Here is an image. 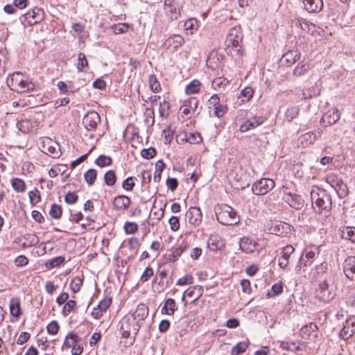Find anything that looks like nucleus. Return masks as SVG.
Instances as JSON below:
<instances>
[{
    "instance_id": "nucleus-64",
    "label": "nucleus",
    "mask_w": 355,
    "mask_h": 355,
    "mask_svg": "<svg viewBox=\"0 0 355 355\" xmlns=\"http://www.w3.org/2000/svg\"><path fill=\"white\" fill-rule=\"evenodd\" d=\"M168 223L172 231L176 232L180 229V220L177 216H171L169 218Z\"/></svg>"
},
{
    "instance_id": "nucleus-8",
    "label": "nucleus",
    "mask_w": 355,
    "mask_h": 355,
    "mask_svg": "<svg viewBox=\"0 0 355 355\" xmlns=\"http://www.w3.org/2000/svg\"><path fill=\"white\" fill-rule=\"evenodd\" d=\"M279 193L282 195V199L289 205L290 207L300 209L303 207L304 200L302 198L296 194H293L288 191V187L283 186Z\"/></svg>"
},
{
    "instance_id": "nucleus-52",
    "label": "nucleus",
    "mask_w": 355,
    "mask_h": 355,
    "mask_svg": "<svg viewBox=\"0 0 355 355\" xmlns=\"http://www.w3.org/2000/svg\"><path fill=\"white\" fill-rule=\"evenodd\" d=\"M76 306V302L73 300H68L64 305L62 313L64 316H67Z\"/></svg>"
},
{
    "instance_id": "nucleus-21",
    "label": "nucleus",
    "mask_w": 355,
    "mask_h": 355,
    "mask_svg": "<svg viewBox=\"0 0 355 355\" xmlns=\"http://www.w3.org/2000/svg\"><path fill=\"white\" fill-rule=\"evenodd\" d=\"M242 41V33L239 28H233L230 30L227 37V42L229 44L237 47Z\"/></svg>"
},
{
    "instance_id": "nucleus-43",
    "label": "nucleus",
    "mask_w": 355,
    "mask_h": 355,
    "mask_svg": "<svg viewBox=\"0 0 355 355\" xmlns=\"http://www.w3.org/2000/svg\"><path fill=\"white\" fill-rule=\"evenodd\" d=\"M309 69V64L304 62H300L293 70V74L300 76L304 74Z\"/></svg>"
},
{
    "instance_id": "nucleus-34",
    "label": "nucleus",
    "mask_w": 355,
    "mask_h": 355,
    "mask_svg": "<svg viewBox=\"0 0 355 355\" xmlns=\"http://www.w3.org/2000/svg\"><path fill=\"white\" fill-rule=\"evenodd\" d=\"M11 185L15 191L17 192H24L26 191V183L25 182L18 178H14L11 180Z\"/></svg>"
},
{
    "instance_id": "nucleus-31",
    "label": "nucleus",
    "mask_w": 355,
    "mask_h": 355,
    "mask_svg": "<svg viewBox=\"0 0 355 355\" xmlns=\"http://www.w3.org/2000/svg\"><path fill=\"white\" fill-rule=\"evenodd\" d=\"M229 84V80L223 77H218L212 80L211 86L215 90H225L226 86Z\"/></svg>"
},
{
    "instance_id": "nucleus-58",
    "label": "nucleus",
    "mask_w": 355,
    "mask_h": 355,
    "mask_svg": "<svg viewBox=\"0 0 355 355\" xmlns=\"http://www.w3.org/2000/svg\"><path fill=\"white\" fill-rule=\"evenodd\" d=\"M343 237L355 243V227H347L345 230L343 231Z\"/></svg>"
},
{
    "instance_id": "nucleus-38",
    "label": "nucleus",
    "mask_w": 355,
    "mask_h": 355,
    "mask_svg": "<svg viewBox=\"0 0 355 355\" xmlns=\"http://www.w3.org/2000/svg\"><path fill=\"white\" fill-rule=\"evenodd\" d=\"M10 314L16 318H18L20 314V304L18 299H12L10 303Z\"/></svg>"
},
{
    "instance_id": "nucleus-56",
    "label": "nucleus",
    "mask_w": 355,
    "mask_h": 355,
    "mask_svg": "<svg viewBox=\"0 0 355 355\" xmlns=\"http://www.w3.org/2000/svg\"><path fill=\"white\" fill-rule=\"evenodd\" d=\"M299 113L297 107H291L287 109L286 112V118L288 121H291L293 119L296 118Z\"/></svg>"
},
{
    "instance_id": "nucleus-44",
    "label": "nucleus",
    "mask_w": 355,
    "mask_h": 355,
    "mask_svg": "<svg viewBox=\"0 0 355 355\" xmlns=\"http://www.w3.org/2000/svg\"><path fill=\"white\" fill-rule=\"evenodd\" d=\"M200 83L198 80L191 81L186 87L185 92L188 94L198 93L200 91Z\"/></svg>"
},
{
    "instance_id": "nucleus-63",
    "label": "nucleus",
    "mask_w": 355,
    "mask_h": 355,
    "mask_svg": "<svg viewBox=\"0 0 355 355\" xmlns=\"http://www.w3.org/2000/svg\"><path fill=\"white\" fill-rule=\"evenodd\" d=\"M88 65V62L84 53H80L78 54V62L77 63V68L79 71H83V68Z\"/></svg>"
},
{
    "instance_id": "nucleus-37",
    "label": "nucleus",
    "mask_w": 355,
    "mask_h": 355,
    "mask_svg": "<svg viewBox=\"0 0 355 355\" xmlns=\"http://www.w3.org/2000/svg\"><path fill=\"white\" fill-rule=\"evenodd\" d=\"M182 139L190 144H198L202 141V137L198 132H185Z\"/></svg>"
},
{
    "instance_id": "nucleus-24",
    "label": "nucleus",
    "mask_w": 355,
    "mask_h": 355,
    "mask_svg": "<svg viewBox=\"0 0 355 355\" xmlns=\"http://www.w3.org/2000/svg\"><path fill=\"white\" fill-rule=\"evenodd\" d=\"M301 53L298 50L288 51L283 55L281 61L282 63H286L291 65L300 59Z\"/></svg>"
},
{
    "instance_id": "nucleus-10",
    "label": "nucleus",
    "mask_w": 355,
    "mask_h": 355,
    "mask_svg": "<svg viewBox=\"0 0 355 355\" xmlns=\"http://www.w3.org/2000/svg\"><path fill=\"white\" fill-rule=\"evenodd\" d=\"M64 345L66 347L71 348L73 355H80L83 351V346L76 334H69L65 338Z\"/></svg>"
},
{
    "instance_id": "nucleus-29",
    "label": "nucleus",
    "mask_w": 355,
    "mask_h": 355,
    "mask_svg": "<svg viewBox=\"0 0 355 355\" xmlns=\"http://www.w3.org/2000/svg\"><path fill=\"white\" fill-rule=\"evenodd\" d=\"M315 139L316 135L312 132H309L301 135L298 141L303 147H307L313 144Z\"/></svg>"
},
{
    "instance_id": "nucleus-5",
    "label": "nucleus",
    "mask_w": 355,
    "mask_h": 355,
    "mask_svg": "<svg viewBox=\"0 0 355 355\" xmlns=\"http://www.w3.org/2000/svg\"><path fill=\"white\" fill-rule=\"evenodd\" d=\"M44 18V12L43 9L35 7L20 17V21L24 26H33L41 22Z\"/></svg>"
},
{
    "instance_id": "nucleus-41",
    "label": "nucleus",
    "mask_w": 355,
    "mask_h": 355,
    "mask_svg": "<svg viewBox=\"0 0 355 355\" xmlns=\"http://www.w3.org/2000/svg\"><path fill=\"white\" fill-rule=\"evenodd\" d=\"M208 247L211 250L215 251L220 249L223 244L218 236H212L207 241Z\"/></svg>"
},
{
    "instance_id": "nucleus-25",
    "label": "nucleus",
    "mask_w": 355,
    "mask_h": 355,
    "mask_svg": "<svg viewBox=\"0 0 355 355\" xmlns=\"http://www.w3.org/2000/svg\"><path fill=\"white\" fill-rule=\"evenodd\" d=\"M148 315V308L144 304H139L135 311L130 315V318H135L140 323V321L144 320Z\"/></svg>"
},
{
    "instance_id": "nucleus-35",
    "label": "nucleus",
    "mask_w": 355,
    "mask_h": 355,
    "mask_svg": "<svg viewBox=\"0 0 355 355\" xmlns=\"http://www.w3.org/2000/svg\"><path fill=\"white\" fill-rule=\"evenodd\" d=\"M65 258L62 256L56 257L53 258L45 263V266L47 269H52L55 267L60 266L64 262Z\"/></svg>"
},
{
    "instance_id": "nucleus-40",
    "label": "nucleus",
    "mask_w": 355,
    "mask_h": 355,
    "mask_svg": "<svg viewBox=\"0 0 355 355\" xmlns=\"http://www.w3.org/2000/svg\"><path fill=\"white\" fill-rule=\"evenodd\" d=\"M249 345L248 341H242L238 343L232 349V355H239L245 352Z\"/></svg>"
},
{
    "instance_id": "nucleus-47",
    "label": "nucleus",
    "mask_w": 355,
    "mask_h": 355,
    "mask_svg": "<svg viewBox=\"0 0 355 355\" xmlns=\"http://www.w3.org/2000/svg\"><path fill=\"white\" fill-rule=\"evenodd\" d=\"M148 83L150 87L153 92L157 93L161 91V85L157 77L154 74L149 76Z\"/></svg>"
},
{
    "instance_id": "nucleus-16",
    "label": "nucleus",
    "mask_w": 355,
    "mask_h": 355,
    "mask_svg": "<svg viewBox=\"0 0 355 355\" xmlns=\"http://www.w3.org/2000/svg\"><path fill=\"white\" fill-rule=\"evenodd\" d=\"M318 327L314 323H309L303 326L300 329V335L303 339L313 340L318 337Z\"/></svg>"
},
{
    "instance_id": "nucleus-39",
    "label": "nucleus",
    "mask_w": 355,
    "mask_h": 355,
    "mask_svg": "<svg viewBox=\"0 0 355 355\" xmlns=\"http://www.w3.org/2000/svg\"><path fill=\"white\" fill-rule=\"evenodd\" d=\"M165 167V164L164 162L160 159L157 161L155 164V173H154V181L157 182H159L161 180V175Z\"/></svg>"
},
{
    "instance_id": "nucleus-20",
    "label": "nucleus",
    "mask_w": 355,
    "mask_h": 355,
    "mask_svg": "<svg viewBox=\"0 0 355 355\" xmlns=\"http://www.w3.org/2000/svg\"><path fill=\"white\" fill-rule=\"evenodd\" d=\"M265 121V119L262 116H254L251 119L245 121L240 125V131L245 132L250 129H254L258 125L262 124Z\"/></svg>"
},
{
    "instance_id": "nucleus-36",
    "label": "nucleus",
    "mask_w": 355,
    "mask_h": 355,
    "mask_svg": "<svg viewBox=\"0 0 355 355\" xmlns=\"http://www.w3.org/2000/svg\"><path fill=\"white\" fill-rule=\"evenodd\" d=\"M24 242L21 244L23 248H28L36 245L39 242L38 237L35 234H26L24 236Z\"/></svg>"
},
{
    "instance_id": "nucleus-45",
    "label": "nucleus",
    "mask_w": 355,
    "mask_h": 355,
    "mask_svg": "<svg viewBox=\"0 0 355 355\" xmlns=\"http://www.w3.org/2000/svg\"><path fill=\"white\" fill-rule=\"evenodd\" d=\"M28 198L32 206H35L41 200V196L37 188L28 192Z\"/></svg>"
},
{
    "instance_id": "nucleus-13",
    "label": "nucleus",
    "mask_w": 355,
    "mask_h": 355,
    "mask_svg": "<svg viewBox=\"0 0 355 355\" xmlns=\"http://www.w3.org/2000/svg\"><path fill=\"white\" fill-rule=\"evenodd\" d=\"M269 231L270 234L283 236L290 232L291 227L288 223L282 221H275L270 223Z\"/></svg>"
},
{
    "instance_id": "nucleus-30",
    "label": "nucleus",
    "mask_w": 355,
    "mask_h": 355,
    "mask_svg": "<svg viewBox=\"0 0 355 355\" xmlns=\"http://www.w3.org/2000/svg\"><path fill=\"white\" fill-rule=\"evenodd\" d=\"M327 181L337 193H338L339 191H345L347 189V185L339 178L329 177Z\"/></svg>"
},
{
    "instance_id": "nucleus-48",
    "label": "nucleus",
    "mask_w": 355,
    "mask_h": 355,
    "mask_svg": "<svg viewBox=\"0 0 355 355\" xmlns=\"http://www.w3.org/2000/svg\"><path fill=\"white\" fill-rule=\"evenodd\" d=\"M295 25L297 26H300L302 30L309 32L311 30V26H313L314 25L311 23H309L308 21H306L305 19L299 17L295 19Z\"/></svg>"
},
{
    "instance_id": "nucleus-62",
    "label": "nucleus",
    "mask_w": 355,
    "mask_h": 355,
    "mask_svg": "<svg viewBox=\"0 0 355 355\" xmlns=\"http://www.w3.org/2000/svg\"><path fill=\"white\" fill-rule=\"evenodd\" d=\"M141 156L147 159L154 157L156 155V150L154 148L143 149L141 152Z\"/></svg>"
},
{
    "instance_id": "nucleus-27",
    "label": "nucleus",
    "mask_w": 355,
    "mask_h": 355,
    "mask_svg": "<svg viewBox=\"0 0 355 355\" xmlns=\"http://www.w3.org/2000/svg\"><path fill=\"white\" fill-rule=\"evenodd\" d=\"M177 309L176 302L174 299L168 298L165 301L164 306L162 308L161 313L168 315H172L175 310Z\"/></svg>"
},
{
    "instance_id": "nucleus-23",
    "label": "nucleus",
    "mask_w": 355,
    "mask_h": 355,
    "mask_svg": "<svg viewBox=\"0 0 355 355\" xmlns=\"http://www.w3.org/2000/svg\"><path fill=\"white\" fill-rule=\"evenodd\" d=\"M202 293L203 288L202 286H195L193 287H190L187 291H184L182 297V301L184 302L185 300L186 296L193 298V301H196L202 295Z\"/></svg>"
},
{
    "instance_id": "nucleus-4",
    "label": "nucleus",
    "mask_w": 355,
    "mask_h": 355,
    "mask_svg": "<svg viewBox=\"0 0 355 355\" xmlns=\"http://www.w3.org/2000/svg\"><path fill=\"white\" fill-rule=\"evenodd\" d=\"M120 330L123 338H132L133 341L141 327V323L130 316L124 317L120 322Z\"/></svg>"
},
{
    "instance_id": "nucleus-46",
    "label": "nucleus",
    "mask_w": 355,
    "mask_h": 355,
    "mask_svg": "<svg viewBox=\"0 0 355 355\" xmlns=\"http://www.w3.org/2000/svg\"><path fill=\"white\" fill-rule=\"evenodd\" d=\"M253 93L254 91L252 87H246L241 90L239 98H241L242 102H247L252 97Z\"/></svg>"
},
{
    "instance_id": "nucleus-60",
    "label": "nucleus",
    "mask_w": 355,
    "mask_h": 355,
    "mask_svg": "<svg viewBox=\"0 0 355 355\" xmlns=\"http://www.w3.org/2000/svg\"><path fill=\"white\" fill-rule=\"evenodd\" d=\"M135 185L134 177L127 178L122 183L123 189L128 191H132Z\"/></svg>"
},
{
    "instance_id": "nucleus-51",
    "label": "nucleus",
    "mask_w": 355,
    "mask_h": 355,
    "mask_svg": "<svg viewBox=\"0 0 355 355\" xmlns=\"http://www.w3.org/2000/svg\"><path fill=\"white\" fill-rule=\"evenodd\" d=\"M97 172L95 169H89L85 173V180L89 185H92L96 179Z\"/></svg>"
},
{
    "instance_id": "nucleus-55",
    "label": "nucleus",
    "mask_w": 355,
    "mask_h": 355,
    "mask_svg": "<svg viewBox=\"0 0 355 355\" xmlns=\"http://www.w3.org/2000/svg\"><path fill=\"white\" fill-rule=\"evenodd\" d=\"M83 278L80 277H74L71 282V288L73 293H77L80 291L83 285Z\"/></svg>"
},
{
    "instance_id": "nucleus-11",
    "label": "nucleus",
    "mask_w": 355,
    "mask_h": 355,
    "mask_svg": "<svg viewBox=\"0 0 355 355\" xmlns=\"http://www.w3.org/2000/svg\"><path fill=\"white\" fill-rule=\"evenodd\" d=\"M101 122V117L95 111L88 112L83 119V124L89 130H94Z\"/></svg>"
},
{
    "instance_id": "nucleus-57",
    "label": "nucleus",
    "mask_w": 355,
    "mask_h": 355,
    "mask_svg": "<svg viewBox=\"0 0 355 355\" xmlns=\"http://www.w3.org/2000/svg\"><path fill=\"white\" fill-rule=\"evenodd\" d=\"M283 291V284L282 282L272 285L270 292L268 293L270 297H275L281 294Z\"/></svg>"
},
{
    "instance_id": "nucleus-3",
    "label": "nucleus",
    "mask_w": 355,
    "mask_h": 355,
    "mask_svg": "<svg viewBox=\"0 0 355 355\" xmlns=\"http://www.w3.org/2000/svg\"><path fill=\"white\" fill-rule=\"evenodd\" d=\"M217 220L223 225H234L239 223L236 211L227 204L218 205L215 209Z\"/></svg>"
},
{
    "instance_id": "nucleus-17",
    "label": "nucleus",
    "mask_w": 355,
    "mask_h": 355,
    "mask_svg": "<svg viewBox=\"0 0 355 355\" xmlns=\"http://www.w3.org/2000/svg\"><path fill=\"white\" fill-rule=\"evenodd\" d=\"M343 271L350 280H355V257H348L343 263Z\"/></svg>"
},
{
    "instance_id": "nucleus-9",
    "label": "nucleus",
    "mask_w": 355,
    "mask_h": 355,
    "mask_svg": "<svg viewBox=\"0 0 355 355\" xmlns=\"http://www.w3.org/2000/svg\"><path fill=\"white\" fill-rule=\"evenodd\" d=\"M275 186L273 180L262 178L252 184V191L255 195H264L272 190Z\"/></svg>"
},
{
    "instance_id": "nucleus-59",
    "label": "nucleus",
    "mask_w": 355,
    "mask_h": 355,
    "mask_svg": "<svg viewBox=\"0 0 355 355\" xmlns=\"http://www.w3.org/2000/svg\"><path fill=\"white\" fill-rule=\"evenodd\" d=\"M227 111L226 105L219 104L214 107V114L216 116L222 117Z\"/></svg>"
},
{
    "instance_id": "nucleus-50",
    "label": "nucleus",
    "mask_w": 355,
    "mask_h": 355,
    "mask_svg": "<svg viewBox=\"0 0 355 355\" xmlns=\"http://www.w3.org/2000/svg\"><path fill=\"white\" fill-rule=\"evenodd\" d=\"M170 105L167 101H164L159 103V114L162 118H166L169 115Z\"/></svg>"
},
{
    "instance_id": "nucleus-7",
    "label": "nucleus",
    "mask_w": 355,
    "mask_h": 355,
    "mask_svg": "<svg viewBox=\"0 0 355 355\" xmlns=\"http://www.w3.org/2000/svg\"><path fill=\"white\" fill-rule=\"evenodd\" d=\"M40 150L53 158L58 157L60 155L59 144L49 137H44L40 141Z\"/></svg>"
},
{
    "instance_id": "nucleus-49",
    "label": "nucleus",
    "mask_w": 355,
    "mask_h": 355,
    "mask_svg": "<svg viewBox=\"0 0 355 355\" xmlns=\"http://www.w3.org/2000/svg\"><path fill=\"white\" fill-rule=\"evenodd\" d=\"M62 214V209L60 205L53 204L49 211V215L51 218L59 219L61 218Z\"/></svg>"
},
{
    "instance_id": "nucleus-12",
    "label": "nucleus",
    "mask_w": 355,
    "mask_h": 355,
    "mask_svg": "<svg viewBox=\"0 0 355 355\" xmlns=\"http://www.w3.org/2000/svg\"><path fill=\"white\" fill-rule=\"evenodd\" d=\"M185 217L186 220L193 227H197L202 222V215L201 210L199 207H191L186 212Z\"/></svg>"
},
{
    "instance_id": "nucleus-42",
    "label": "nucleus",
    "mask_w": 355,
    "mask_h": 355,
    "mask_svg": "<svg viewBox=\"0 0 355 355\" xmlns=\"http://www.w3.org/2000/svg\"><path fill=\"white\" fill-rule=\"evenodd\" d=\"M185 248L186 246H180L173 250L172 252L168 255V260L171 262H175L177 261L184 252Z\"/></svg>"
},
{
    "instance_id": "nucleus-22",
    "label": "nucleus",
    "mask_w": 355,
    "mask_h": 355,
    "mask_svg": "<svg viewBox=\"0 0 355 355\" xmlns=\"http://www.w3.org/2000/svg\"><path fill=\"white\" fill-rule=\"evenodd\" d=\"M340 119V113L337 110L329 111L325 113L322 117L320 121L324 123V125H331L336 123Z\"/></svg>"
},
{
    "instance_id": "nucleus-18",
    "label": "nucleus",
    "mask_w": 355,
    "mask_h": 355,
    "mask_svg": "<svg viewBox=\"0 0 355 355\" xmlns=\"http://www.w3.org/2000/svg\"><path fill=\"white\" fill-rule=\"evenodd\" d=\"M355 333V318H349L345 321V324L340 331V336L343 339H348Z\"/></svg>"
},
{
    "instance_id": "nucleus-19",
    "label": "nucleus",
    "mask_w": 355,
    "mask_h": 355,
    "mask_svg": "<svg viewBox=\"0 0 355 355\" xmlns=\"http://www.w3.org/2000/svg\"><path fill=\"white\" fill-rule=\"evenodd\" d=\"M294 251L295 248L291 245H288L282 249L278 260L279 267L285 269L288 266L290 257Z\"/></svg>"
},
{
    "instance_id": "nucleus-6",
    "label": "nucleus",
    "mask_w": 355,
    "mask_h": 355,
    "mask_svg": "<svg viewBox=\"0 0 355 355\" xmlns=\"http://www.w3.org/2000/svg\"><path fill=\"white\" fill-rule=\"evenodd\" d=\"M336 296L332 287H330L326 279L322 281L315 291V297L324 303L329 302Z\"/></svg>"
},
{
    "instance_id": "nucleus-54",
    "label": "nucleus",
    "mask_w": 355,
    "mask_h": 355,
    "mask_svg": "<svg viewBox=\"0 0 355 355\" xmlns=\"http://www.w3.org/2000/svg\"><path fill=\"white\" fill-rule=\"evenodd\" d=\"M105 182L108 186H113L116 183V177L114 171H108L104 175Z\"/></svg>"
},
{
    "instance_id": "nucleus-2",
    "label": "nucleus",
    "mask_w": 355,
    "mask_h": 355,
    "mask_svg": "<svg viewBox=\"0 0 355 355\" xmlns=\"http://www.w3.org/2000/svg\"><path fill=\"white\" fill-rule=\"evenodd\" d=\"M8 87L18 93H23L32 91L35 85L28 78H25L20 72H15L10 74L6 80Z\"/></svg>"
},
{
    "instance_id": "nucleus-15",
    "label": "nucleus",
    "mask_w": 355,
    "mask_h": 355,
    "mask_svg": "<svg viewBox=\"0 0 355 355\" xmlns=\"http://www.w3.org/2000/svg\"><path fill=\"white\" fill-rule=\"evenodd\" d=\"M258 243L249 237L244 236L240 239L239 248L245 253H252L258 248Z\"/></svg>"
},
{
    "instance_id": "nucleus-53",
    "label": "nucleus",
    "mask_w": 355,
    "mask_h": 355,
    "mask_svg": "<svg viewBox=\"0 0 355 355\" xmlns=\"http://www.w3.org/2000/svg\"><path fill=\"white\" fill-rule=\"evenodd\" d=\"M112 158L105 155H100L95 161L96 164L100 167L110 166L112 164Z\"/></svg>"
},
{
    "instance_id": "nucleus-28",
    "label": "nucleus",
    "mask_w": 355,
    "mask_h": 355,
    "mask_svg": "<svg viewBox=\"0 0 355 355\" xmlns=\"http://www.w3.org/2000/svg\"><path fill=\"white\" fill-rule=\"evenodd\" d=\"M315 257H316V254L314 252H313V251L307 252L305 254L304 257H300L298 264L297 266V268L300 267V266L303 265L304 267L311 266L313 263V261L315 259Z\"/></svg>"
},
{
    "instance_id": "nucleus-1",
    "label": "nucleus",
    "mask_w": 355,
    "mask_h": 355,
    "mask_svg": "<svg viewBox=\"0 0 355 355\" xmlns=\"http://www.w3.org/2000/svg\"><path fill=\"white\" fill-rule=\"evenodd\" d=\"M311 199L313 207L318 208V211H329L331 209L332 200L331 195L324 189L318 187L312 189Z\"/></svg>"
},
{
    "instance_id": "nucleus-32",
    "label": "nucleus",
    "mask_w": 355,
    "mask_h": 355,
    "mask_svg": "<svg viewBox=\"0 0 355 355\" xmlns=\"http://www.w3.org/2000/svg\"><path fill=\"white\" fill-rule=\"evenodd\" d=\"M164 10L167 16L171 19V20L178 19V17L180 16L179 9L172 4H166L165 3Z\"/></svg>"
},
{
    "instance_id": "nucleus-26",
    "label": "nucleus",
    "mask_w": 355,
    "mask_h": 355,
    "mask_svg": "<svg viewBox=\"0 0 355 355\" xmlns=\"http://www.w3.org/2000/svg\"><path fill=\"white\" fill-rule=\"evenodd\" d=\"M130 204V200L125 196H118L114 198L113 206L116 209L125 210L127 209Z\"/></svg>"
},
{
    "instance_id": "nucleus-14",
    "label": "nucleus",
    "mask_w": 355,
    "mask_h": 355,
    "mask_svg": "<svg viewBox=\"0 0 355 355\" xmlns=\"http://www.w3.org/2000/svg\"><path fill=\"white\" fill-rule=\"evenodd\" d=\"M303 3L304 9L309 13H318L324 6L323 0H300Z\"/></svg>"
},
{
    "instance_id": "nucleus-33",
    "label": "nucleus",
    "mask_w": 355,
    "mask_h": 355,
    "mask_svg": "<svg viewBox=\"0 0 355 355\" xmlns=\"http://www.w3.org/2000/svg\"><path fill=\"white\" fill-rule=\"evenodd\" d=\"M184 38L179 35H174L168 37L166 43L168 46H173L174 49H178L184 44Z\"/></svg>"
},
{
    "instance_id": "nucleus-61",
    "label": "nucleus",
    "mask_w": 355,
    "mask_h": 355,
    "mask_svg": "<svg viewBox=\"0 0 355 355\" xmlns=\"http://www.w3.org/2000/svg\"><path fill=\"white\" fill-rule=\"evenodd\" d=\"M60 326L56 321H51L46 327L47 332L51 335L58 334Z\"/></svg>"
}]
</instances>
